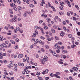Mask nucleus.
I'll list each match as a JSON object with an SVG mask.
<instances>
[{
    "label": "nucleus",
    "instance_id": "f257e3e1",
    "mask_svg": "<svg viewBox=\"0 0 80 80\" xmlns=\"http://www.w3.org/2000/svg\"><path fill=\"white\" fill-rule=\"evenodd\" d=\"M35 33H34L33 34V35H32V37L33 38H34L35 37H36V36H37L36 35H38V31H37V30H36L35 31Z\"/></svg>",
    "mask_w": 80,
    "mask_h": 80
},
{
    "label": "nucleus",
    "instance_id": "f03ea898",
    "mask_svg": "<svg viewBox=\"0 0 80 80\" xmlns=\"http://www.w3.org/2000/svg\"><path fill=\"white\" fill-rule=\"evenodd\" d=\"M0 46L2 48H3H3H7V46L5 43H3Z\"/></svg>",
    "mask_w": 80,
    "mask_h": 80
},
{
    "label": "nucleus",
    "instance_id": "7ed1b4c3",
    "mask_svg": "<svg viewBox=\"0 0 80 80\" xmlns=\"http://www.w3.org/2000/svg\"><path fill=\"white\" fill-rule=\"evenodd\" d=\"M56 75L57 76V77H56V78H60V77L59 76H58L59 75H60V73L58 72H56Z\"/></svg>",
    "mask_w": 80,
    "mask_h": 80
},
{
    "label": "nucleus",
    "instance_id": "20e7f679",
    "mask_svg": "<svg viewBox=\"0 0 80 80\" xmlns=\"http://www.w3.org/2000/svg\"><path fill=\"white\" fill-rule=\"evenodd\" d=\"M65 2H66L67 4H68V6L69 7H71V5L70 4V2L68 0H65Z\"/></svg>",
    "mask_w": 80,
    "mask_h": 80
},
{
    "label": "nucleus",
    "instance_id": "39448f33",
    "mask_svg": "<svg viewBox=\"0 0 80 80\" xmlns=\"http://www.w3.org/2000/svg\"><path fill=\"white\" fill-rule=\"evenodd\" d=\"M50 76H51V77H57V75H56V74H54L52 73H51L50 74Z\"/></svg>",
    "mask_w": 80,
    "mask_h": 80
},
{
    "label": "nucleus",
    "instance_id": "423d86ee",
    "mask_svg": "<svg viewBox=\"0 0 80 80\" xmlns=\"http://www.w3.org/2000/svg\"><path fill=\"white\" fill-rule=\"evenodd\" d=\"M23 54H19L18 55V58H21L23 57Z\"/></svg>",
    "mask_w": 80,
    "mask_h": 80
},
{
    "label": "nucleus",
    "instance_id": "0eeeda50",
    "mask_svg": "<svg viewBox=\"0 0 80 80\" xmlns=\"http://www.w3.org/2000/svg\"><path fill=\"white\" fill-rule=\"evenodd\" d=\"M18 65L20 66V67H21V66H22V67H23V66H24V64L23 63H18Z\"/></svg>",
    "mask_w": 80,
    "mask_h": 80
},
{
    "label": "nucleus",
    "instance_id": "6e6552de",
    "mask_svg": "<svg viewBox=\"0 0 80 80\" xmlns=\"http://www.w3.org/2000/svg\"><path fill=\"white\" fill-rule=\"evenodd\" d=\"M72 70H74V71H77L78 70V68H77V67H73L72 68Z\"/></svg>",
    "mask_w": 80,
    "mask_h": 80
},
{
    "label": "nucleus",
    "instance_id": "1a4fd4ad",
    "mask_svg": "<svg viewBox=\"0 0 80 80\" xmlns=\"http://www.w3.org/2000/svg\"><path fill=\"white\" fill-rule=\"evenodd\" d=\"M30 63H31V64H32V65H33L34 64V65L35 66H37V65H38V64H37V63H34L33 62H32V61H30Z\"/></svg>",
    "mask_w": 80,
    "mask_h": 80
},
{
    "label": "nucleus",
    "instance_id": "9d476101",
    "mask_svg": "<svg viewBox=\"0 0 80 80\" xmlns=\"http://www.w3.org/2000/svg\"><path fill=\"white\" fill-rule=\"evenodd\" d=\"M74 40H75V38H72L71 39V41L72 43V44H75V42H74Z\"/></svg>",
    "mask_w": 80,
    "mask_h": 80
},
{
    "label": "nucleus",
    "instance_id": "9b49d317",
    "mask_svg": "<svg viewBox=\"0 0 80 80\" xmlns=\"http://www.w3.org/2000/svg\"><path fill=\"white\" fill-rule=\"evenodd\" d=\"M4 38H3V36H0V40L1 41H3V40H4Z\"/></svg>",
    "mask_w": 80,
    "mask_h": 80
},
{
    "label": "nucleus",
    "instance_id": "f8f14e48",
    "mask_svg": "<svg viewBox=\"0 0 80 80\" xmlns=\"http://www.w3.org/2000/svg\"><path fill=\"white\" fill-rule=\"evenodd\" d=\"M28 14V12H26L23 14L24 17H27V14Z\"/></svg>",
    "mask_w": 80,
    "mask_h": 80
},
{
    "label": "nucleus",
    "instance_id": "ddd939ff",
    "mask_svg": "<svg viewBox=\"0 0 80 80\" xmlns=\"http://www.w3.org/2000/svg\"><path fill=\"white\" fill-rule=\"evenodd\" d=\"M38 29H40V28L37 26H35L34 27V29H35V30H37Z\"/></svg>",
    "mask_w": 80,
    "mask_h": 80
},
{
    "label": "nucleus",
    "instance_id": "4468645a",
    "mask_svg": "<svg viewBox=\"0 0 80 80\" xmlns=\"http://www.w3.org/2000/svg\"><path fill=\"white\" fill-rule=\"evenodd\" d=\"M46 20L48 21V23H50V22L51 21V19L49 18H47Z\"/></svg>",
    "mask_w": 80,
    "mask_h": 80
},
{
    "label": "nucleus",
    "instance_id": "2eb2a0df",
    "mask_svg": "<svg viewBox=\"0 0 80 80\" xmlns=\"http://www.w3.org/2000/svg\"><path fill=\"white\" fill-rule=\"evenodd\" d=\"M48 59V57H47V56H45L44 57V58H43L42 59V60H47Z\"/></svg>",
    "mask_w": 80,
    "mask_h": 80
},
{
    "label": "nucleus",
    "instance_id": "dca6fc26",
    "mask_svg": "<svg viewBox=\"0 0 80 80\" xmlns=\"http://www.w3.org/2000/svg\"><path fill=\"white\" fill-rule=\"evenodd\" d=\"M10 42H11V43H12V44H15V41L13 40H11Z\"/></svg>",
    "mask_w": 80,
    "mask_h": 80
},
{
    "label": "nucleus",
    "instance_id": "f3484780",
    "mask_svg": "<svg viewBox=\"0 0 80 80\" xmlns=\"http://www.w3.org/2000/svg\"><path fill=\"white\" fill-rule=\"evenodd\" d=\"M58 46V44H56L54 47V48L55 50L56 49H57V46Z\"/></svg>",
    "mask_w": 80,
    "mask_h": 80
},
{
    "label": "nucleus",
    "instance_id": "a211bd4d",
    "mask_svg": "<svg viewBox=\"0 0 80 80\" xmlns=\"http://www.w3.org/2000/svg\"><path fill=\"white\" fill-rule=\"evenodd\" d=\"M24 72H26V74H28V73L29 72V71H28V70L27 69H24Z\"/></svg>",
    "mask_w": 80,
    "mask_h": 80
},
{
    "label": "nucleus",
    "instance_id": "6ab92c4d",
    "mask_svg": "<svg viewBox=\"0 0 80 80\" xmlns=\"http://www.w3.org/2000/svg\"><path fill=\"white\" fill-rule=\"evenodd\" d=\"M45 47L46 48V49H48L49 48V46L48 45H45Z\"/></svg>",
    "mask_w": 80,
    "mask_h": 80
},
{
    "label": "nucleus",
    "instance_id": "aec40b11",
    "mask_svg": "<svg viewBox=\"0 0 80 80\" xmlns=\"http://www.w3.org/2000/svg\"><path fill=\"white\" fill-rule=\"evenodd\" d=\"M51 31L53 33H55V31L52 28L51 29Z\"/></svg>",
    "mask_w": 80,
    "mask_h": 80
},
{
    "label": "nucleus",
    "instance_id": "412c9836",
    "mask_svg": "<svg viewBox=\"0 0 80 80\" xmlns=\"http://www.w3.org/2000/svg\"><path fill=\"white\" fill-rule=\"evenodd\" d=\"M57 48V50H60V49H61V47H60V46H58V45L57 48Z\"/></svg>",
    "mask_w": 80,
    "mask_h": 80
},
{
    "label": "nucleus",
    "instance_id": "4be33fe9",
    "mask_svg": "<svg viewBox=\"0 0 80 80\" xmlns=\"http://www.w3.org/2000/svg\"><path fill=\"white\" fill-rule=\"evenodd\" d=\"M41 30L42 33L43 35L45 34V33L43 32V29L42 28H41Z\"/></svg>",
    "mask_w": 80,
    "mask_h": 80
},
{
    "label": "nucleus",
    "instance_id": "5701e85b",
    "mask_svg": "<svg viewBox=\"0 0 80 80\" xmlns=\"http://www.w3.org/2000/svg\"><path fill=\"white\" fill-rule=\"evenodd\" d=\"M71 47L72 48H73L74 49L75 48V47L74 46V44H73V45H71Z\"/></svg>",
    "mask_w": 80,
    "mask_h": 80
},
{
    "label": "nucleus",
    "instance_id": "b1692460",
    "mask_svg": "<svg viewBox=\"0 0 80 80\" xmlns=\"http://www.w3.org/2000/svg\"><path fill=\"white\" fill-rule=\"evenodd\" d=\"M56 53H60V51L59 50V49H57L56 50Z\"/></svg>",
    "mask_w": 80,
    "mask_h": 80
},
{
    "label": "nucleus",
    "instance_id": "393cba45",
    "mask_svg": "<svg viewBox=\"0 0 80 80\" xmlns=\"http://www.w3.org/2000/svg\"><path fill=\"white\" fill-rule=\"evenodd\" d=\"M58 63L59 64H61V65H62V64H63V62L60 61H58Z\"/></svg>",
    "mask_w": 80,
    "mask_h": 80
},
{
    "label": "nucleus",
    "instance_id": "a878e982",
    "mask_svg": "<svg viewBox=\"0 0 80 80\" xmlns=\"http://www.w3.org/2000/svg\"><path fill=\"white\" fill-rule=\"evenodd\" d=\"M10 29H11V30H14V28L13 27V26H12L10 27Z\"/></svg>",
    "mask_w": 80,
    "mask_h": 80
},
{
    "label": "nucleus",
    "instance_id": "bb28decb",
    "mask_svg": "<svg viewBox=\"0 0 80 80\" xmlns=\"http://www.w3.org/2000/svg\"><path fill=\"white\" fill-rule=\"evenodd\" d=\"M38 79L40 80H43V78L41 77H39L38 78Z\"/></svg>",
    "mask_w": 80,
    "mask_h": 80
},
{
    "label": "nucleus",
    "instance_id": "cd10ccee",
    "mask_svg": "<svg viewBox=\"0 0 80 80\" xmlns=\"http://www.w3.org/2000/svg\"><path fill=\"white\" fill-rule=\"evenodd\" d=\"M52 53L54 56H57V54H56L55 52H53Z\"/></svg>",
    "mask_w": 80,
    "mask_h": 80
},
{
    "label": "nucleus",
    "instance_id": "c85d7f7f",
    "mask_svg": "<svg viewBox=\"0 0 80 80\" xmlns=\"http://www.w3.org/2000/svg\"><path fill=\"white\" fill-rule=\"evenodd\" d=\"M9 12L11 14H13V11H12V10L10 9H9Z\"/></svg>",
    "mask_w": 80,
    "mask_h": 80
},
{
    "label": "nucleus",
    "instance_id": "c756f323",
    "mask_svg": "<svg viewBox=\"0 0 80 80\" xmlns=\"http://www.w3.org/2000/svg\"><path fill=\"white\" fill-rule=\"evenodd\" d=\"M57 44H58V45H62V42H58V43H57Z\"/></svg>",
    "mask_w": 80,
    "mask_h": 80
},
{
    "label": "nucleus",
    "instance_id": "7c9ffc66",
    "mask_svg": "<svg viewBox=\"0 0 80 80\" xmlns=\"http://www.w3.org/2000/svg\"><path fill=\"white\" fill-rule=\"evenodd\" d=\"M49 51L51 53H52L53 52V51H52V49H49Z\"/></svg>",
    "mask_w": 80,
    "mask_h": 80
},
{
    "label": "nucleus",
    "instance_id": "2f4dec72",
    "mask_svg": "<svg viewBox=\"0 0 80 80\" xmlns=\"http://www.w3.org/2000/svg\"><path fill=\"white\" fill-rule=\"evenodd\" d=\"M29 6L30 7L33 8V7H34V5H33L32 4H30L29 5Z\"/></svg>",
    "mask_w": 80,
    "mask_h": 80
},
{
    "label": "nucleus",
    "instance_id": "473e14b6",
    "mask_svg": "<svg viewBox=\"0 0 80 80\" xmlns=\"http://www.w3.org/2000/svg\"><path fill=\"white\" fill-rule=\"evenodd\" d=\"M62 23L64 25H66V22L65 21H63L62 22Z\"/></svg>",
    "mask_w": 80,
    "mask_h": 80
},
{
    "label": "nucleus",
    "instance_id": "72a5a7b5",
    "mask_svg": "<svg viewBox=\"0 0 80 80\" xmlns=\"http://www.w3.org/2000/svg\"><path fill=\"white\" fill-rule=\"evenodd\" d=\"M18 10H22V7H20V6H18Z\"/></svg>",
    "mask_w": 80,
    "mask_h": 80
},
{
    "label": "nucleus",
    "instance_id": "f704fd0d",
    "mask_svg": "<svg viewBox=\"0 0 80 80\" xmlns=\"http://www.w3.org/2000/svg\"><path fill=\"white\" fill-rule=\"evenodd\" d=\"M34 2V3L36 5V4H37V2L36 1V0H33Z\"/></svg>",
    "mask_w": 80,
    "mask_h": 80
},
{
    "label": "nucleus",
    "instance_id": "c9c22d12",
    "mask_svg": "<svg viewBox=\"0 0 80 80\" xmlns=\"http://www.w3.org/2000/svg\"><path fill=\"white\" fill-rule=\"evenodd\" d=\"M14 48L15 49H18V45L16 46H15Z\"/></svg>",
    "mask_w": 80,
    "mask_h": 80
},
{
    "label": "nucleus",
    "instance_id": "e433bc0d",
    "mask_svg": "<svg viewBox=\"0 0 80 80\" xmlns=\"http://www.w3.org/2000/svg\"><path fill=\"white\" fill-rule=\"evenodd\" d=\"M59 8L60 9V10H63V7H62V6H60L59 7Z\"/></svg>",
    "mask_w": 80,
    "mask_h": 80
},
{
    "label": "nucleus",
    "instance_id": "4c0bfd02",
    "mask_svg": "<svg viewBox=\"0 0 80 80\" xmlns=\"http://www.w3.org/2000/svg\"><path fill=\"white\" fill-rule=\"evenodd\" d=\"M13 9L15 10V11H17V8L15 7H13Z\"/></svg>",
    "mask_w": 80,
    "mask_h": 80
},
{
    "label": "nucleus",
    "instance_id": "58836bf2",
    "mask_svg": "<svg viewBox=\"0 0 80 80\" xmlns=\"http://www.w3.org/2000/svg\"><path fill=\"white\" fill-rule=\"evenodd\" d=\"M72 18H73V20H74L75 21H76L77 20V18L75 17H73Z\"/></svg>",
    "mask_w": 80,
    "mask_h": 80
},
{
    "label": "nucleus",
    "instance_id": "ea45409f",
    "mask_svg": "<svg viewBox=\"0 0 80 80\" xmlns=\"http://www.w3.org/2000/svg\"><path fill=\"white\" fill-rule=\"evenodd\" d=\"M12 20H13L14 22H17V19L13 18H12Z\"/></svg>",
    "mask_w": 80,
    "mask_h": 80
},
{
    "label": "nucleus",
    "instance_id": "a19ab883",
    "mask_svg": "<svg viewBox=\"0 0 80 80\" xmlns=\"http://www.w3.org/2000/svg\"><path fill=\"white\" fill-rule=\"evenodd\" d=\"M4 29H6V30H8V27L7 26H5L4 27Z\"/></svg>",
    "mask_w": 80,
    "mask_h": 80
},
{
    "label": "nucleus",
    "instance_id": "79ce46f5",
    "mask_svg": "<svg viewBox=\"0 0 80 80\" xmlns=\"http://www.w3.org/2000/svg\"><path fill=\"white\" fill-rule=\"evenodd\" d=\"M17 2L18 3H19V4H20V3H21V2L19 0H17Z\"/></svg>",
    "mask_w": 80,
    "mask_h": 80
},
{
    "label": "nucleus",
    "instance_id": "37998d69",
    "mask_svg": "<svg viewBox=\"0 0 80 80\" xmlns=\"http://www.w3.org/2000/svg\"><path fill=\"white\" fill-rule=\"evenodd\" d=\"M36 75H40V72H38L36 74Z\"/></svg>",
    "mask_w": 80,
    "mask_h": 80
},
{
    "label": "nucleus",
    "instance_id": "c03bdc74",
    "mask_svg": "<svg viewBox=\"0 0 80 80\" xmlns=\"http://www.w3.org/2000/svg\"><path fill=\"white\" fill-rule=\"evenodd\" d=\"M46 62V61H42L41 63H42V64H44V63H45V62Z\"/></svg>",
    "mask_w": 80,
    "mask_h": 80
},
{
    "label": "nucleus",
    "instance_id": "a18cd8bd",
    "mask_svg": "<svg viewBox=\"0 0 80 80\" xmlns=\"http://www.w3.org/2000/svg\"><path fill=\"white\" fill-rule=\"evenodd\" d=\"M68 36L69 38H72V35L71 34H69Z\"/></svg>",
    "mask_w": 80,
    "mask_h": 80
},
{
    "label": "nucleus",
    "instance_id": "49530a36",
    "mask_svg": "<svg viewBox=\"0 0 80 80\" xmlns=\"http://www.w3.org/2000/svg\"><path fill=\"white\" fill-rule=\"evenodd\" d=\"M2 56H4V57H6V56H7V54H6V53H4L2 55Z\"/></svg>",
    "mask_w": 80,
    "mask_h": 80
},
{
    "label": "nucleus",
    "instance_id": "de8ad7c7",
    "mask_svg": "<svg viewBox=\"0 0 80 80\" xmlns=\"http://www.w3.org/2000/svg\"><path fill=\"white\" fill-rule=\"evenodd\" d=\"M14 6H15V3H12L11 4V7H14Z\"/></svg>",
    "mask_w": 80,
    "mask_h": 80
},
{
    "label": "nucleus",
    "instance_id": "09e8293b",
    "mask_svg": "<svg viewBox=\"0 0 80 80\" xmlns=\"http://www.w3.org/2000/svg\"><path fill=\"white\" fill-rule=\"evenodd\" d=\"M19 31L20 33H23V30H20Z\"/></svg>",
    "mask_w": 80,
    "mask_h": 80
},
{
    "label": "nucleus",
    "instance_id": "8fccbe9b",
    "mask_svg": "<svg viewBox=\"0 0 80 80\" xmlns=\"http://www.w3.org/2000/svg\"><path fill=\"white\" fill-rule=\"evenodd\" d=\"M14 71H15L16 72L17 71V68L16 67H15L14 68Z\"/></svg>",
    "mask_w": 80,
    "mask_h": 80
},
{
    "label": "nucleus",
    "instance_id": "3c124183",
    "mask_svg": "<svg viewBox=\"0 0 80 80\" xmlns=\"http://www.w3.org/2000/svg\"><path fill=\"white\" fill-rule=\"evenodd\" d=\"M41 50V51L43 52H45V49H44L43 48H42Z\"/></svg>",
    "mask_w": 80,
    "mask_h": 80
},
{
    "label": "nucleus",
    "instance_id": "603ef678",
    "mask_svg": "<svg viewBox=\"0 0 80 80\" xmlns=\"http://www.w3.org/2000/svg\"><path fill=\"white\" fill-rule=\"evenodd\" d=\"M48 7H51L52 6L51 5V4H50V2H48Z\"/></svg>",
    "mask_w": 80,
    "mask_h": 80
},
{
    "label": "nucleus",
    "instance_id": "864d4df0",
    "mask_svg": "<svg viewBox=\"0 0 80 80\" xmlns=\"http://www.w3.org/2000/svg\"><path fill=\"white\" fill-rule=\"evenodd\" d=\"M10 75H13V72H9Z\"/></svg>",
    "mask_w": 80,
    "mask_h": 80
},
{
    "label": "nucleus",
    "instance_id": "5fc2aeb1",
    "mask_svg": "<svg viewBox=\"0 0 80 80\" xmlns=\"http://www.w3.org/2000/svg\"><path fill=\"white\" fill-rule=\"evenodd\" d=\"M44 28L45 30H47L48 29V27L47 26H44Z\"/></svg>",
    "mask_w": 80,
    "mask_h": 80
},
{
    "label": "nucleus",
    "instance_id": "6e6d98bb",
    "mask_svg": "<svg viewBox=\"0 0 80 80\" xmlns=\"http://www.w3.org/2000/svg\"><path fill=\"white\" fill-rule=\"evenodd\" d=\"M31 41H32V42H34V41H35V38L31 39Z\"/></svg>",
    "mask_w": 80,
    "mask_h": 80
},
{
    "label": "nucleus",
    "instance_id": "4d7b16f0",
    "mask_svg": "<svg viewBox=\"0 0 80 80\" xmlns=\"http://www.w3.org/2000/svg\"><path fill=\"white\" fill-rule=\"evenodd\" d=\"M53 27L54 28H55V29H57V26L56 25H54L53 26Z\"/></svg>",
    "mask_w": 80,
    "mask_h": 80
},
{
    "label": "nucleus",
    "instance_id": "13d9d810",
    "mask_svg": "<svg viewBox=\"0 0 80 80\" xmlns=\"http://www.w3.org/2000/svg\"><path fill=\"white\" fill-rule=\"evenodd\" d=\"M16 28H17V30H18V31H19L20 30V28H19V27H17Z\"/></svg>",
    "mask_w": 80,
    "mask_h": 80
},
{
    "label": "nucleus",
    "instance_id": "bf43d9fd",
    "mask_svg": "<svg viewBox=\"0 0 80 80\" xmlns=\"http://www.w3.org/2000/svg\"><path fill=\"white\" fill-rule=\"evenodd\" d=\"M42 74L43 75H45L46 74V73H45V71H44L42 72Z\"/></svg>",
    "mask_w": 80,
    "mask_h": 80
},
{
    "label": "nucleus",
    "instance_id": "052dcab7",
    "mask_svg": "<svg viewBox=\"0 0 80 80\" xmlns=\"http://www.w3.org/2000/svg\"><path fill=\"white\" fill-rule=\"evenodd\" d=\"M11 44L10 43H9L8 44V48H9V47H11Z\"/></svg>",
    "mask_w": 80,
    "mask_h": 80
},
{
    "label": "nucleus",
    "instance_id": "680f3d73",
    "mask_svg": "<svg viewBox=\"0 0 80 80\" xmlns=\"http://www.w3.org/2000/svg\"><path fill=\"white\" fill-rule=\"evenodd\" d=\"M17 31L18 30L17 29H15L14 31V33H17Z\"/></svg>",
    "mask_w": 80,
    "mask_h": 80
},
{
    "label": "nucleus",
    "instance_id": "e2e57ef3",
    "mask_svg": "<svg viewBox=\"0 0 80 80\" xmlns=\"http://www.w3.org/2000/svg\"><path fill=\"white\" fill-rule=\"evenodd\" d=\"M55 40H59L58 37L57 36H55Z\"/></svg>",
    "mask_w": 80,
    "mask_h": 80
},
{
    "label": "nucleus",
    "instance_id": "0e129e2a",
    "mask_svg": "<svg viewBox=\"0 0 80 80\" xmlns=\"http://www.w3.org/2000/svg\"><path fill=\"white\" fill-rule=\"evenodd\" d=\"M9 65L10 67H13V64L12 63H10L9 64Z\"/></svg>",
    "mask_w": 80,
    "mask_h": 80
},
{
    "label": "nucleus",
    "instance_id": "69168bd1",
    "mask_svg": "<svg viewBox=\"0 0 80 80\" xmlns=\"http://www.w3.org/2000/svg\"><path fill=\"white\" fill-rule=\"evenodd\" d=\"M40 38L41 39H42V40H44L45 39V38H44V37H43V36H41L40 37Z\"/></svg>",
    "mask_w": 80,
    "mask_h": 80
},
{
    "label": "nucleus",
    "instance_id": "338daca9",
    "mask_svg": "<svg viewBox=\"0 0 80 80\" xmlns=\"http://www.w3.org/2000/svg\"><path fill=\"white\" fill-rule=\"evenodd\" d=\"M16 42H19V39H18V38L16 39Z\"/></svg>",
    "mask_w": 80,
    "mask_h": 80
},
{
    "label": "nucleus",
    "instance_id": "774afa93",
    "mask_svg": "<svg viewBox=\"0 0 80 80\" xmlns=\"http://www.w3.org/2000/svg\"><path fill=\"white\" fill-rule=\"evenodd\" d=\"M77 35L78 36H80V32H77Z\"/></svg>",
    "mask_w": 80,
    "mask_h": 80
}]
</instances>
